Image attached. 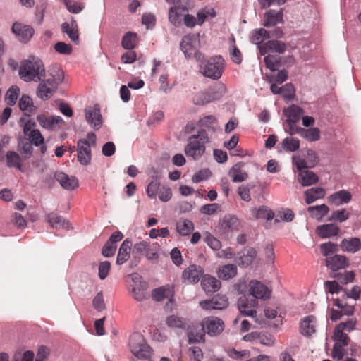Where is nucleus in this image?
I'll return each instance as SVG.
<instances>
[{"instance_id":"nucleus-60","label":"nucleus","mask_w":361,"mask_h":361,"mask_svg":"<svg viewBox=\"0 0 361 361\" xmlns=\"http://www.w3.org/2000/svg\"><path fill=\"white\" fill-rule=\"evenodd\" d=\"M111 264L108 261H104L99 264V277L101 280L105 279L110 271Z\"/></svg>"},{"instance_id":"nucleus-63","label":"nucleus","mask_w":361,"mask_h":361,"mask_svg":"<svg viewBox=\"0 0 361 361\" xmlns=\"http://www.w3.org/2000/svg\"><path fill=\"white\" fill-rule=\"evenodd\" d=\"M211 175V172L209 169H205L203 170H200L198 172L195 173L192 178V180L194 183H199L202 180H206Z\"/></svg>"},{"instance_id":"nucleus-19","label":"nucleus","mask_w":361,"mask_h":361,"mask_svg":"<svg viewBox=\"0 0 361 361\" xmlns=\"http://www.w3.org/2000/svg\"><path fill=\"white\" fill-rule=\"evenodd\" d=\"M326 266L335 272L339 269H345L348 266V259L341 255H334L332 257L326 258Z\"/></svg>"},{"instance_id":"nucleus-45","label":"nucleus","mask_w":361,"mask_h":361,"mask_svg":"<svg viewBox=\"0 0 361 361\" xmlns=\"http://www.w3.org/2000/svg\"><path fill=\"white\" fill-rule=\"evenodd\" d=\"M205 332L202 327L200 330H190L188 333L189 343H200L204 341Z\"/></svg>"},{"instance_id":"nucleus-38","label":"nucleus","mask_w":361,"mask_h":361,"mask_svg":"<svg viewBox=\"0 0 361 361\" xmlns=\"http://www.w3.org/2000/svg\"><path fill=\"white\" fill-rule=\"evenodd\" d=\"M269 38H270V33L265 29L261 28L252 33L250 40L252 43L257 44L259 49V47L264 45L262 42Z\"/></svg>"},{"instance_id":"nucleus-37","label":"nucleus","mask_w":361,"mask_h":361,"mask_svg":"<svg viewBox=\"0 0 361 361\" xmlns=\"http://www.w3.org/2000/svg\"><path fill=\"white\" fill-rule=\"evenodd\" d=\"M22 158L16 152L8 151L6 153V161L8 167H16L20 171H23Z\"/></svg>"},{"instance_id":"nucleus-59","label":"nucleus","mask_w":361,"mask_h":361,"mask_svg":"<svg viewBox=\"0 0 361 361\" xmlns=\"http://www.w3.org/2000/svg\"><path fill=\"white\" fill-rule=\"evenodd\" d=\"M332 277L337 278L341 283L346 284L354 280L355 274L353 271H345L343 274H335Z\"/></svg>"},{"instance_id":"nucleus-33","label":"nucleus","mask_w":361,"mask_h":361,"mask_svg":"<svg viewBox=\"0 0 361 361\" xmlns=\"http://www.w3.org/2000/svg\"><path fill=\"white\" fill-rule=\"evenodd\" d=\"M75 20H72L71 25L68 23H63L61 25L63 32L66 33L71 40L75 44L79 42L78 28Z\"/></svg>"},{"instance_id":"nucleus-39","label":"nucleus","mask_w":361,"mask_h":361,"mask_svg":"<svg viewBox=\"0 0 361 361\" xmlns=\"http://www.w3.org/2000/svg\"><path fill=\"white\" fill-rule=\"evenodd\" d=\"M198 126L200 127L207 128L209 130L215 132L219 129L217 119L212 115L204 116L199 120Z\"/></svg>"},{"instance_id":"nucleus-53","label":"nucleus","mask_w":361,"mask_h":361,"mask_svg":"<svg viewBox=\"0 0 361 361\" xmlns=\"http://www.w3.org/2000/svg\"><path fill=\"white\" fill-rule=\"evenodd\" d=\"M20 89L18 86H11L6 94V100L8 104H14L18 97Z\"/></svg>"},{"instance_id":"nucleus-10","label":"nucleus","mask_w":361,"mask_h":361,"mask_svg":"<svg viewBox=\"0 0 361 361\" xmlns=\"http://www.w3.org/2000/svg\"><path fill=\"white\" fill-rule=\"evenodd\" d=\"M85 120L94 130H99L102 126V118L98 105L89 106L85 108Z\"/></svg>"},{"instance_id":"nucleus-44","label":"nucleus","mask_w":361,"mask_h":361,"mask_svg":"<svg viewBox=\"0 0 361 361\" xmlns=\"http://www.w3.org/2000/svg\"><path fill=\"white\" fill-rule=\"evenodd\" d=\"M320 251L324 256L329 258L334 255H337L336 253L338 251V245L331 242L322 243L320 245Z\"/></svg>"},{"instance_id":"nucleus-14","label":"nucleus","mask_w":361,"mask_h":361,"mask_svg":"<svg viewBox=\"0 0 361 361\" xmlns=\"http://www.w3.org/2000/svg\"><path fill=\"white\" fill-rule=\"evenodd\" d=\"M228 298L223 295H216L212 300L200 302V306L207 310H223L228 307Z\"/></svg>"},{"instance_id":"nucleus-23","label":"nucleus","mask_w":361,"mask_h":361,"mask_svg":"<svg viewBox=\"0 0 361 361\" xmlns=\"http://www.w3.org/2000/svg\"><path fill=\"white\" fill-rule=\"evenodd\" d=\"M201 286L207 294H212L220 289L221 282L214 276L205 275L201 281Z\"/></svg>"},{"instance_id":"nucleus-6","label":"nucleus","mask_w":361,"mask_h":361,"mask_svg":"<svg viewBox=\"0 0 361 361\" xmlns=\"http://www.w3.org/2000/svg\"><path fill=\"white\" fill-rule=\"evenodd\" d=\"M87 140L80 139L78 141V160L84 166L88 165L92 159L91 146L96 145V135L94 133H89Z\"/></svg>"},{"instance_id":"nucleus-21","label":"nucleus","mask_w":361,"mask_h":361,"mask_svg":"<svg viewBox=\"0 0 361 361\" xmlns=\"http://www.w3.org/2000/svg\"><path fill=\"white\" fill-rule=\"evenodd\" d=\"M244 164L238 162L234 164L228 171V176L234 183H241L246 180L248 178V173L243 169Z\"/></svg>"},{"instance_id":"nucleus-34","label":"nucleus","mask_w":361,"mask_h":361,"mask_svg":"<svg viewBox=\"0 0 361 361\" xmlns=\"http://www.w3.org/2000/svg\"><path fill=\"white\" fill-rule=\"evenodd\" d=\"M237 274V267L235 264H226L221 267L217 271L218 277L223 280L233 278Z\"/></svg>"},{"instance_id":"nucleus-4","label":"nucleus","mask_w":361,"mask_h":361,"mask_svg":"<svg viewBox=\"0 0 361 361\" xmlns=\"http://www.w3.org/2000/svg\"><path fill=\"white\" fill-rule=\"evenodd\" d=\"M130 350L135 357L141 360H149L152 350L140 334H133L130 338Z\"/></svg>"},{"instance_id":"nucleus-46","label":"nucleus","mask_w":361,"mask_h":361,"mask_svg":"<svg viewBox=\"0 0 361 361\" xmlns=\"http://www.w3.org/2000/svg\"><path fill=\"white\" fill-rule=\"evenodd\" d=\"M254 187L255 185L250 183L239 186L237 192L240 199L245 202H250L252 200L250 190L254 188Z\"/></svg>"},{"instance_id":"nucleus-50","label":"nucleus","mask_w":361,"mask_h":361,"mask_svg":"<svg viewBox=\"0 0 361 361\" xmlns=\"http://www.w3.org/2000/svg\"><path fill=\"white\" fill-rule=\"evenodd\" d=\"M137 35L135 33L128 32L125 34L122 39V46L126 49H133L135 47Z\"/></svg>"},{"instance_id":"nucleus-32","label":"nucleus","mask_w":361,"mask_h":361,"mask_svg":"<svg viewBox=\"0 0 361 361\" xmlns=\"http://www.w3.org/2000/svg\"><path fill=\"white\" fill-rule=\"evenodd\" d=\"M284 114L287 117L286 122L297 123L303 116L304 111L300 106L293 105L288 109H285Z\"/></svg>"},{"instance_id":"nucleus-58","label":"nucleus","mask_w":361,"mask_h":361,"mask_svg":"<svg viewBox=\"0 0 361 361\" xmlns=\"http://www.w3.org/2000/svg\"><path fill=\"white\" fill-rule=\"evenodd\" d=\"M160 187V182L158 179L154 178L148 185L147 194L151 198H155Z\"/></svg>"},{"instance_id":"nucleus-11","label":"nucleus","mask_w":361,"mask_h":361,"mask_svg":"<svg viewBox=\"0 0 361 361\" xmlns=\"http://www.w3.org/2000/svg\"><path fill=\"white\" fill-rule=\"evenodd\" d=\"M258 306V301L254 298H249L246 295L240 297L238 300V310L243 314L255 317L257 312L255 308Z\"/></svg>"},{"instance_id":"nucleus-16","label":"nucleus","mask_w":361,"mask_h":361,"mask_svg":"<svg viewBox=\"0 0 361 361\" xmlns=\"http://www.w3.org/2000/svg\"><path fill=\"white\" fill-rule=\"evenodd\" d=\"M12 32L15 34L19 41L27 42L33 36L34 30L29 25L14 23L12 26Z\"/></svg>"},{"instance_id":"nucleus-2","label":"nucleus","mask_w":361,"mask_h":361,"mask_svg":"<svg viewBox=\"0 0 361 361\" xmlns=\"http://www.w3.org/2000/svg\"><path fill=\"white\" fill-rule=\"evenodd\" d=\"M209 142V137L205 129H201L197 134L191 135L185 147V153L194 159L201 157L205 152V145Z\"/></svg>"},{"instance_id":"nucleus-31","label":"nucleus","mask_w":361,"mask_h":361,"mask_svg":"<svg viewBox=\"0 0 361 361\" xmlns=\"http://www.w3.org/2000/svg\"><path fill=\"white\" fill-rule=\"evenodd\" d=\"M305 202L307 204H311L318 199L323 198L325 196V190L320 187L312 188L304 192Z\"/></svg>"},{"instance_id":"nucleus-22","label":"nucleus","mask_w":361,"mask_h":361,"mask_svg":"<svg viewBox=\"0 0 361 361\" xmlns=\"http://www.w3.org/2000/svg\"><path fill=\"white\" fill-rule=\"evenodd\" d=\"M317 319L314 316H307L300 322V331L305 336H310L316 331Z\"/></svg>"},{"instance_id":"nucleus-57","label":"nucleus","mask_w":361,"mask_h":361,"mask_svg":"<svg viewBox=\"0 0 361 361\" xmlns=\"http://www.w3.org/2000/svg\"><path fill=\"white\" fill-rule=\"evenodd\" d=\"M63 1L66 8L71 13H78L84 8V5L81 3L71 0H63Z\"/></svg>"},{"instance_id":"nucleus-55","label":"nucleus","mask_w":361,"mask_h":361,"mask_svg":"<svg viewBox=\"0 0 361 361\" xmlns=\"http://www.w3.org/2000/svg\"><path fill=\"white\" fill-rule=\"evenodd\" d=\"M204 240L213 250H219L221 247V242L208 232L205 233Z\"/></svg>"},{"instance_id":"nucleus-42","label":"nucleus","mask_w":361,"mask_h":361,"mask_svg":"<svg viewBox=\"0 0 361 361\" xmlns=\"http://www.w3.org/2000/svg\"><path fill=\"white\" fill-rule=\"evenodd\" d=\"M311 216L317 219H322L329 211L327 205L322 204L317 206H311L307 208Z\"/></svg>"},{"instance_id":"nucleus-51","label":"nucleus","mask_w":361,"mask_h":361,"mask_svg":"<svg viewBox=\"0 0 361 361\" xmlns=\"http://www.w3.org/2000/svg\"><path fill=\"white\" fill-rule=\"evenodd\" d=\"M171 294V290L169 287H160L153 290L152 298L157 301H161Z\"/></svg>"},{"instance_id":"nucleus-17","label":"nucleus","mask_w":361,"mask_h":361,"mask_svg":"<svg viewBox=\"0 0 361 361\" xmlns=\"http://www.w3.org/2000/svg\"><path fill=\"white\" fill-rule=\"evenodd\" d=\"M188 12L186 6L183 5L173 6L169 11V21L174 26L179 27L183 23L185 13Z\"/></svg>"},{"instance_id":"nucleus-36","label":"nucleus","mask_w":361,"mask_h":361,"mask_svg":"<svg viewBox=\"0 0 361 361\" xmlns=\"http://www.w3.org/2000/svg\"><path fill=\"white\" fill-rule=\"evenodd\" d=\"M193 223L186 219H180L176 223V230L182 236L188 235L194 230Z\"/></svg>"},{"instance_id":"nucleus-8","label":"nucleus","mask_w":361,"mask_h":361,"mask_svg":"<svg viewBox=\"0 0 361 361\" xmlns=\"http://www.w3.org/2000/svg\"><path fill=\"white\" fill-rule=\"evenodd\" d=\"M132 283V294L133 298L137 301H142L147 298V283L142 280L141 276L137 274L129 275Z\"/></svg>"},{"instance_id":"nucleus-25","label":"nucleus","mask_w":361,"mask_h":361,"mask_svg":"<svg viewBox=\"0 0 361 361\" xmlns=\"http://www.w3.org/2000/svg\"><path fill=\"white\" fill-rule=\"evenodd\" d=\"M257 257V251L252 247H245L238 256V264L244 267L250 265Z\"/></svg>"},{"instance_id":"nucleus-24","label":"nucleus","mask_w":361,"mask_h":361,"mask_svg":"<svg viewBox=\"0 0 361 361\" xmlns=\"http://www.w3.org/2000/svg\"><path fill=\"white\" fill-rule=\"evenodd\" d=\"M131 246L132 242L128 238L126 239L122 243V244L120 246L116 259L117 264H123L129 259Z\"/></svg>"},{"instance_id":"nucleus-28","label":"nucleus","mask_w":361,"mask_h":361,"mask_svg":"<svg viewBox=\"0 0 361 361\" xmlns=\"http://www.w3.org/2000/svg\"><path fill=\"white\" fill-rule=\"evenodd\" d=\"M338 231V226L334 224L319 226L317 228V234L322 238L337 235Z\"/></svg>"},{"instance_id":"nucleus-61","label":"nucleus","mask_w":361,"mask_h":361,"mask_svg":"<svg viewBox=\"0 0 361 361\" xmlns=\"http://www.w3.org/2000/svg\"><path fill=\"white\" fill-rule=\"evenodd\" d=\"M55 50L62 54H70L73 51L71 44H68L63 42H59L54 45Z\"/></svg>"},{"instance_id":"nucleus-27","label":"nucleus","mask_w":361,"mask_h":361,"mask_svg":"<svg viewBox=\"0 0 361 361\" xmlns=\"http://www.w3.org/2000/svg\"><path fill=\"white\" fill-rule=\"evenodd\" d=\"M46 219L51 227L54 228H68L70 227L69 221L56 214H49L47 215Z\"/></svg>"},{"instance_id":"nucleus-64","label":"nucleus","mask_w":361,"mask_h":361,"mask_svg":"<svg viewBox=\"0 0 361 361\" xmlns=\"http://www.w3.org/2000/svg\"><path fill=\"white\" fill-rule=\"evenodd\" d=\"M116 250V245H115L108 240L105 243V245L102 250V253L105 257H109L114 255Z\"/></svg>"},{"instance_id":"nucleus-41","label":"nucleus","mask_w":361,"mask_h":361,"mask_svg":"<svg viewBox=\"0 0 361 361\" xmlns=\"http://www.w3.org/2000/svg\"><path fill=\"white\" fill-rule=\"evenodd\" d=\"M20 109L26 114L30 115L36 112V108L33 106L32 99L27 95H23L19 101Z\"/></svg>"},{"instance_id":"nucleus-35","label":"nucleus","mask_w":361,"mask_h":361,"mask_svg":"<svg viewBox=\"0 0 361 361\" xmlns=\"http://www.w3.org/2000/svg\"><path fill=\"white\" fill-rule=\"evenodd\" d=\"M282 20V13L274 10L267 11L264 15V26L272 27Z\"/></svg>"},{"instance_id":"nucleus-18","label":"nucleus","mask_w":361,"mask_h":361,"mask_svg":"<svg viewBox=\"0 0 361 361\" xmlns=\"http://www.w3.org/2000/svg\"><path fill=\"white\" fill-rule=\"evenodd\" d=\"M54 178L66 190H73L79 185L78 180L75 177L68 176L63 172H56L54 173Z\"/></svg>"},{"instance_id":"nucleus-20","label":"nucleus","mask_w":361,"mask_h":361,"mask_svg":"<svg viewBox=\"0 0 361 361\" xmlns=\"http://www.w3.org/2000/svg\"><path fill=\"white\" fill-rule=\"evenodd\" d=\"M286 49V44L282 41L269 40L263 46L259 47V51L261 55H265L269 51L283 54L285 52Z\"/></svg>"},{"instance_id":"nucleus-7","label":"nucleus","mask_w":361,"mask_h":361,"mask_svg":"<svg viewBox=\"0 0 361 361\" xmlns=\"http://www.w3.org/2000/svg\"><path fill=\"white\" fill-rule=\"evenodd\" d=\"M197 42V39L195 37L189 35H185L182 39L180 49L187 59H190L194 55L197 61H201L204 59V55L196 51L195 45Z\"/></svg>"},{"instance_id":"nucleus-29","label":"nucleus","mask_w":361,"mask_h":361,"mask_svg":"<svg viewBox=\"0 0 361 361\" xmlns=\"http://www.w3.org/2000/svg\"><path fill=\"white\" fill-rule=\"evenodd\" d=\"M351 194L348 190H342L334 192L329 197V200L336 206H339L349 202L351 200Z\"/></svg>"},{"instance_id":"nucleus-12","label":"nucleus","mask_w":361,"mask_h":361,"mask_svg":"<svg viewBox=\"0 0 361 361\" xmlns=\"http://www.w3.org/2000/svg\"><path fill=\"white\" fill-rule=\"evenodd\" d=\"M248 292L250 295L255 298L261 300H267L270 297V290L260 281L252 280L249 283Z\"/></svg>"},{"instance_id":"nucleus-48","label":"nucleus","mask_w":361,"mask_h":361,"mask_svg":"<svg viewBox=\"0 0 361 361\" xmlns=\"http://www.w3.org/2000/svg\"><path fill=\"white\" fill-rule=\"evenodd\" d=\"M300 131L302 133L301 137L311 142L318 140L320 137V131L317 128H303Z\"/></svg>"},{"instance_id":"nucleus-9","label":"nucleus","mask_w":361,"mask_h":361,"mask_svg":"<svg viewBox=\"0 0 361 361\" xmlns=\"http://www.w3.org/2000/svg\"><path fill=\"white\" fill-rule=\"evenodd\" d=\"M204 332L209 336H214L220 334L224 328L223 321L216 317H208L203 319L200 323Z\"/></svg>"},{"instance_id":"nucleus-40","label":"nucleus","mask_w":361,"mask_h":361,"mask_svg":"<svg viewBox=\"0 0 361 361\" xmlns=\"http://www.w3.org/2000/svg\"><path fill=\"white\" fill-rule=\"evenodd\" d=\"M251 213L256 219L271 220L274 216L272 211L267 206H262L257 209H252Z\"/></svg>"},{"instance_id":"nucleus-5","label":"nucleus","mask_w":361,"mask_h":361,"mask_svg":"<svg viewBox=\"0 0 361 361\" xmlns=\"http://www.w3.org/2000/svg\"><path fill=\"white\" fill-rule=\"evenodd\" d=\"M293 164L298 171V182L302 186H310L318 182L319 178L313 171L307 170V163L299 157L293 156Z\"/></svg>"},{"instance_id":"nucleus-52","label":"nucleus","mask_w":361,"mask_h":361,"mask_svg":"<svg viewBox=\"0 0 361 361\" xmlns=\"http://www.w3.org/2000/svg\"><path fill=\"white\" fill-rule=\"evenodd\" d=\"M349 217V212L345 209H342L334 211L330 217V220L341 223L348 219Z\"/></svg>"},{"instance_id":"nucleus-54","label":"nucleus","mask_w":361,"mask_h":361,"mask_svg":"<svg viewBox=\"0 0 361 361\" xmlns=\"http://www.w3.org/2000/svg\"><path fill=\"white\" fill-rule=\"evenodd\" d=\"M267 67L274 71L280 66V58L274 55H268L264 59Z\"/></svg>"},{"instance_id":"nucleus-47","label":"nucleus","mask_w":361,"mask_h":361,"mask_svg":"<svg viewBox=\"0 0 361 361\" xmlns=\"http://www.w3.org/2000/svg\"><path fill=\"white\" fill-rule=\"evenodd\" d=\"M334 339L336 341L335 343L345 346L348 345L349 342V338L343 333V330L341 329V326H336L334 334Z\"/></svg>"},{"instance_id":"nucleus-3","label":"nucleus","mask_w":361,"mask_h":361,"mask_svg":"<svg viewBox=\"0 0 361 361\" xmlns=\"http://www.w3.org/2000/svg\"><path fill=\"white\" fill-rule=\"evenodd\" d=\"M199 62L200 71L204 76L213 80H218L221 77L225 65L221 56H214L208 60L203 59Z\"/></svg>"},{"instance_id":"nucleus-62","label":"nucleus","mask_w":361,"mask_h":361,"mask_svg":"<svg viewBox=\"0 0 361 361\" xmlns=\"http://www.w3.org/2000/svg\"><path fill=\"white\" fill-rule=\"evenodd\" d=\"M344 347L345 345L334 343L331 353L332 357L337 360H341L345 355Z\"/></svg>"},{"instance_id":"nucleus-13","label":"nucleus","mask_w":361,"mask_h":361,"mask_svg":"<svg viewBox=\"0 0 361 361\" xmlns=\"http://www.w3.org/2000/svg\"><path fill=\"white\" fill-rule=\"evenodd\" d=\"M37 121L40 126L50 131H57L64 123L63 118L59 116L47 117L40 114L37 116Z\"/></svg>"},{"instance_id":"nucleus-30","label":"nucleus","mask_w":361,"mask_h":361,"mask_svg":"<svg viewBox=\"0 0 361 361\" xmlns=\"http://www.w3.org/2000/svg\"><path fill=\"white\" fill-rule=\"evenodd\" d=\"M341 247L343 251L355 253L361 248V241L358 238L343 239L341 243Z\"/></svg>"},{"instance_id":"nucleus-49","label":"nucleus","mask_w":361,"mask_h":361,"mask_svg":"<svg viewBox=\"0 0 361 361\" xmlns=\"http://www.w3.org/2000/svg\"><path fill=\"white\" fill-rule=\"evenodd\" d=\"M283 149L289 152H295L300 147L299 140L293 137H286L282 141Z\"/></svg>"},{"instance_id":"nucleus-43","label":"nucleus","mask_w":361,"mask_h":361,"mask_svg":"<svg viewBox=\"0 0 361 361\" xmlns=\"http://www.w3.org/2000/svg\"><path fill=\"white\" fill-rule=\"evenodd\" d=\"M166 325L170 328L185 329L187 326L186 321L177 315L169 316L166 319Z\"/></svg>"},{"instance_id":"nucleus-1","label":"nucleus","mask_w":361,"mask_h":361,"mask_svg":"<svg viewBox=\"0 0 361 361\" xmlns=\"http://www.w3.org/2000/svg\"><path fill=\"white\" fill-rule=\"evenodd\" d=\"M18 74L25 82H39L36 93L42 100L51 98L64 78L63 71L57 66L46 73L42 61L35 56H30L21 62Z\"/></svg>"},{"instance_id":"nucleus-56","label":"nucleus","mask_w":361,"mask_h":361,"mask_svg":"<svg viewBox=\"0 0 361 361\" xmlns=\"http://www.w3.org/2000/svg\"><path fill=\"white\" fill-rule=\"evenodd\" d=\"M189 361H202L203 353L200 348L192 346L189 348L188 350Z\"/></svg>"},{"instance_id":"nucleus-15","label":"nucleus","mask_w":361,"mask_h":361,"mask_svg":"<svg viewBox=\"0 0 361 361\" xmlns=\"http://www.w3.org/2000/svg\"><path fill=\"white\" fill-rule=\"evenodd\" d=\"M204 273L200 266L191 264L182 273L183 282L187 284L197 283Z\"/></svg>"},{"instance_id":"nucleus-26","label":"nucleus","mask_w":361,"mask_h":361,"mask_svg":"<svg viewBox=\"0 0 361 361\" xmlns=\"http://www.w3.org/2000/svg\"><path fill=\"white\" fill-rule=\"evenodd\" d=\"M27 137L30 143L40 147L42 154L46 153L47 147L44 143V138L39 130H32Z\"/></svg>"}]
</instances>
